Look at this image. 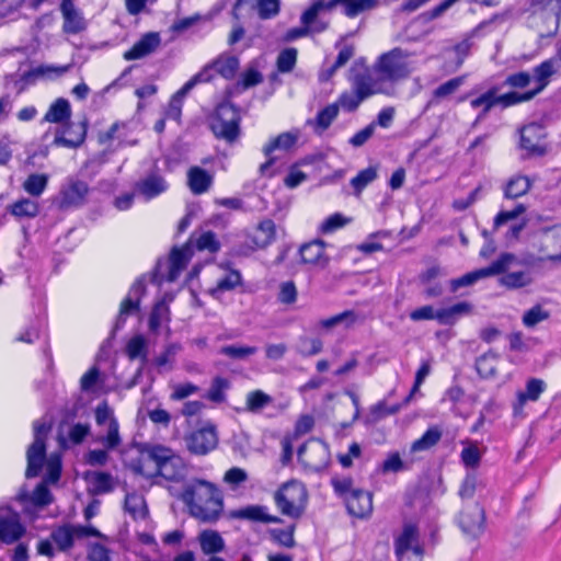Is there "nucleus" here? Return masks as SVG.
Masks as SVG:
<instances>
[{"label":"nucleus","mask_w":561,"mask_h":561,"mask_svg":"<svg viewBox=\"0 0 561 561\" xmlns=\"http://www.w3.org/2000/svg\"><path fill=\"white\" fill-rule=\"evenodd\" d=\"M34 442L26 451L27 467L25 471L26 478L37 477L46 465V476L31 495L21 493L18 500L26 502L25 510L28 511V504L35 510H42L53 501V495L47 488V483H56L61 473V458L57 454H51L46 459L45 438L49 431V425L42 421H35L33 424Z\"/></svg>","instance_id":"f257e3e1"},{"label":"nucleus","mask_w":561,"mask_h":561,"mask_svg":"<svg viewBox=\"0 0 561 561\" xmlns=\"http://www.w3.org/2000/svg\"><path fill=\"white\" fill-rule=\"evenodd\" d=\"M178 496L186 504L191 516L203 523L216 522L224 510V501L218 488L203 479L186 483Z\"/></svg>","instance_id":"f03ea898"},{"label":"nucleus","mask_w":561,"mask_h":561,"mask_svg":"<svg viewBox=\"0 0 561 561\" xmlns=\"http://www.w3.org/2000/svg\"><path fill=\"white\" fill-rule=\"evenodd\" d=\"M135 470L147 478L159 476L174 482L184 480L187 474L184 460L172 449L160 445L150 448L147 456L139 459Z\"/></svg>","instance_id":"7ed1b4c3"},{"label":"nucleus","mask_w":561,"mask_h":561,"mask_svg":"<svg viewBox=\"0 0 561 561\" xmlns=\"http://www.w3.org/2000/svg\"><path fill=\"white\" fill-rule=\"evenodd\" d=\"M417 68L415 51L393 47L380 54L373 64V71L383 82L396 83L408 79Z\"/></svg>","instance_id":"20e7f679"},{"label":"nucleus","mask_w":561,"mask_h":561,"mask_svg":"<svg viewBox=\"0 0 561 561\" xmlns=\"http://www.w3.org/2000/svg\"><path fill=\"white\" fill-rule=\"evenodd\" d=\"M240 122L238 108L229 102H224L217 106L210 118V129L216 138L233 144L241 135Z\"/></svg>","instance_id":"39448f33"},{"label":"nucleus","mask_w":561,"mask_h":561,"mask_svg":"<svg viewBox=\"0 0 561 561\" xmlns=\"http://www.w3.org/2000/svg\"><path fill=\"white\" fill-rule=\"evenodd\" d=\"M307 499V490L298 480L283 483L274 494L275 504L280 513L293 518H298L302 515Z\"/></svg>","instance_id":"423d86ee"},{"label":"nucleus","mask_w":561,"mask_h":561,"mask_svg":"<svg viewBox=\"0 0 561 561\" xmlns=\"http://www.w3.org/2000/svg\"><path fill=\"white\" fill-rule=\"evenodd\" d=\"M336 5H342L343 13L353 19L364 11L375 9L378 5V0H317L302 13L300 20L308 25L320 12L330 11Z\"/></svg>","instance_id":"0eeeda50"},{"label":"nucleus","mask_w":561,"mask_h":561,"mask_svg":"<svg viewBox=\"0 0 561 561\" xmlns=\"http://www.w3.org/2000/svg\"><path fill=\"white\" fill-rule=\"evenodd\" d=\"M193 255V250L187 243L183 248H174L169 259L159 260L153 274V282L161 284L162 282H175L183 270L186 267Z\"/></svg>","instance_id":"6e6552de"},{"label":"nucleus","mask_w":561,"mask_h":561,"mask_svg":"<svg viewBox=\"0 0 561 561\" xmlns=\"http://www.w3.org/2000/svg\"><path fill=\"white\" fill-rule=\"evenodd\" d=\"M95 423L100 427H104V434L96 437V442L101 443L106 449H116L122 444L119 435V424L114 415L113 409L106 401L99 403L94 411Z\"/></svg>","instance_id":"1a4fd4ad"},{"label":"nucleus","mask_w":561,"mask_h":561,"mask_svg":"<svg viewBox=\"0 0 561 561\" xmlns=\"http://www.w3.org/2000/svg\"><path fill=\"white\" fill-rule=\"evenodd\" d=\"M515 256L512 253H502L500 257L489 266L467 273L459 278L450 280L451 291H457L461 287L470 286L482 278L504 274L514 262Z\"/></svg>","instance_id":"9d476101"},{"label":"nucleus","mask_w":561,"mask_h":561,"mask_svg":"<svg viewBox=\"0 0 561 561\" xmlns=\"http://www.w3.org/2000/svg\"><path fill=\"white\" fill-rule=\"evenodd\" d=\"M88 537H102V534L92 525H71L66 524L56 529L50 534L51 540L57 545L60 551H67L72 548L76 539H82Z\"/></svg>","instance_id":"9b49d317"},{"label":"nucleus","mask_w":561,"mask_h":561,"mask_svg":"<svg viewBox=\"0 0 561 561\" xmlns=\"http://www.w3.org/2000/svg\"><path fill=\"white\" fill-rule=\"evenodd\" d=\"M297 457L306 468L312 471H320L329 463L330 451L324 443L318 439H310L299 447Z\"/></svg>","instance_id":"f8f14e48"},{"label":"nucleus","mask_w":561,"mask_h":561,"mask_svg":"<svg viewBox=\"0 0 561 561\" xmlns=\"http://www.w3.org/2000/svg\"><path fill=\"white\" fill-rule=\"evenodd\" d=\"M187 449L198 456L207 455L218 445V434L215 425L207 424L185 436Z\"/></svg>","instance_id":"ddd939ff"},{"label":"nucleus","mask_w":561,"mask_h":561,"mask_svg":"<svg viewBox=\"0 0 561 561\" xmlns=\"http://www.w3.org/2000/svg\"><path fill=\"white\" fill-rule=\"evenodd\" d=\"M25 534L20 515L10 506H0V541L13 543Z\"/></svg>","instance_id":"4468645a"},{"label":"nucleus","mask_w":561,"mask_h":561,"mask_svg":"<svg viewBox=\"0 0 561 561\" xmlns=\"http://www.w3.org/2000/svg\"><path fill=\"white\" fill-rule=\"evenodd\" d=\"M87 136L85 122H67L65 125L56 128L53 144L57 147L78 148Z\"/></svg>","instance_id":"2eb2a0df"},{"label":"nucleus","mask_w":561,"mask_h":561,"mask_svg":"<svg viewBox=\"0 0 561 561\" xmlns=\"http://www.w3.org/2000/svg\"><path fill=\"white\" fill-rule=\"evenodd\" d=\"M416 551H424L420 543L419 529L414 524H405L402 531L394 539V553L397 559L405 561L409 554Z\"/></svg>","instance_id":"dca6fc26"},{"label":"nucleus","mask_w":561,"mask_h":561,"mask_svg":"<svg viewBox=\"0 0 561 561\" xmlns=\"http://www.w3.org/2000/svg\"><path fill=\"white\" fill-rule=\"evenodd\" d=\"M531 8L533 23L543 20L548 23L547 33H556L559 26L561 0H536Z\"/></svg>","instance_id":"f3484780"},{"label":"nucleus","mask_w":561,"mask_h":561,"mask_svg":"<svg viewBox=\"0 0 561 561\" xmlns=\"http://www.w3.org/2000/svg\"><path fill=\"white\" fill-rule=\"evenodd\" d=\"M543 248L541 256H529L524 260L525 264H533L536 262L550 261L561 263V227L549 229L542 237Z\"/></svg>","instance_id":"a211bd4d"},{"label":"nucleus","mask_w":561,"mask_h":561,"mask_svg":"<svg viewBox=\"0 0 561 561\" xmlns=\"http://www.w3.org/2000/svg\"><path fill=\"white\" fill-rule=\"evenodd\" d=\"M207 70L198 71L194 75L180 90H178L171 98L165 116L173 121H179L182 113V106L185 96L199 83H206L208 79Z\"/></svg>","instance_id":"6ab92c4d"},{"label":"nucleus","mask_w":561,"mask_h":561,"mask_svg":"<svg viewBox=\"0 0 561 561\" xmlns=\"http://www.w3.org/2000/svg\"><path fill=\"white\" fill-rule=\"evenodd\" d=\"M279 0H237L233 7V14L240 18L243 9L255 11L260 19L268 20L276 16L279 12Z\"/></svg>","instance_id":"aec40b11"},{"label":"nucleus","mask_w":561,"mask_h":561,"mask_svg":"<svg viewBox=\"0 0 561 561\" xmlns=\"http://www.w3.org/2000/svg\"><path fill=\"white\" fill-rule=\"evenodd\" d=\"M89 193V186L85 182L70 179L61 188L59 205L62 208L81 206Z\"/></svg>","instance_id":"412c9836"},{"label":"nucleus","mask_w":561,"mask_h":561,"mask_svg":"<svg viewBox=\"0 0 561 561\" xmlns=\"http://www.w3.org/2000/svg\"><path fill=\"white\" fill-rule=\"evenodd\" d=\"M483 525L484 511L478 503L465 508L460 513L459 526L466 535L478 537L483 531Z\"/></svg>","instance_id":"4be33fe9"},{"label":"nucleus","mask_w":561,"mask_h":561,"mask_svg":"<svg viewBox=\"0 0 561 561\" xmlns=\"http://www.w3.org/2000/svg\"><path fill=\"white\" fill-rule=\"evenodd\" d=\"M239 59L236 56L229 54H221L211 62L207 64L202 68L201 71L207 70L208 79L206 82H209L214 78V71L220 75L225 79L234 78L238 69H239Z\"/></svg>","instance_id":"5701e85b"},{"label":"nucleus","mask_w":561,"mask_h":561,"mask_svg":"<svg viewBox=\"0 0 561 561\" xmlns=\"http://www.w3.org/2000/svg\"><path fill=\"white\" fill-rule=\"evenodd\" d=\"M561 71V66L552 57L543 60L533 69L531 80L535 88L530 90L536 96L543 91L551 81V78Z\"/></svg>","instance_id":"b1692460"},{"label":"nucleus","mask_w":561,"mask_h":561,"mask_svg":"<svg viewBox=\"0 0 561 561\" xmlns=\"http://www.w3.org/2000/svg\"><path fill=\"white\" fill-rule=\"evenodd\" d=\"M545 131L541 125L533 123L520 130V147L531 154L541 156L545 153L542 139Z\"/></svg>","instance_id":"393cba45"},{"label":"nucleus","mask_w":561,"mask_h":561,"mask_svg":"<svg viewBox=\"0 0 561 561\" xmlns=\"http://www.w3.org/2000/svg\"><path fill=\"white\" fill-rule=\"evenodd\" d=\"M161 44V37L157 32L144 34L133 47L124 53L125 60H137L154 53Z\"/></svg>","instance_id":"a878e982"},{"label":"nucleus","mask_w":561,"mask_h":561,"mask_svg":"<svg viewBox=\"0 0 561 561\" xmlns=\"http://www.w3.org/2000/svg\"><path fill=\"white\" fill-rule=\"evenodd\" d=\"M347 512L356 517L364 518L373 512V495L362 489L353 490L345 500Z\"/></svg>","instance_id":"bb28decb"},{"label":"nucleus","mask_w":561,"mask_h":561,"mask_svg":"<svg viewBox=\"0 0 561 561\" xmlns=\"http://www.w3.org/2000/svg\"><path fill=\"white\" fill-rule=\"evenodd\" d=\"M60 11L64 18L62 31L65 33L78 34L87 28V22L72 0H62Z\"/></svg>","instance_id":"cd10ccee"},{"label":"nucleus","mask_w":561,"mask_h":561,"mask_svg":"<svg viewBox=\"0 0 561 561\" xmlns=\"http://www.w3.org/2000/svg\"><path fill=\"white\" fill-rule=\"evenodd\" d=\"M325 243L322 240H313L305 243L299 249L301 262L323 268L329 263V256L325 254Z\"/></svg>","instance_id":"c85d7f7f"},{"label":"nucleus","mask_w":561,"mask_h":561,"mask_svg":"<svg viewBox=\"0 0 561 561\" xmlns=\"http://www.w3.org/2000/svg\"><path fill=\"white\" fill-rule=\"evenodd\" d=\"M146 290L142 278L137 279L130 287L128 295L121 304L119 316L117 319V327L125 322L126 317L138 310L140 298L144 296Z\"/></svg>","instance_id":"c756f323"},{"label":"nucleus","mask_w":561,"mask_h":561,"mask_svg":"<svg viewBox=\"0 0 561 561\" xmlns=\"http://www.w3.org/2000/svg\"><path fill=\"white\" fill-rule=\"evenodd\" d=\"M231 517L237 519H247L251 522H260L264 524L279 523L277 516L271 515L267 507L263 505H248L245 507L231 512Z\"/></svg>","instance_id":"7c9ffc66"},{"label":"nucleus","mask_w":561,"mask_h":561,"mask_svg":"<svg viewBox=\"0 0 561 561\" xmlns=\"http://www.w3.org/2000/svg\"><path fill=\"white\" fill-rule=\"evenodd\" d=\"M351 84L352 89L356 93H358L364 100L381 92L380 83L368 71H365L363 73H356L351 79Z\"/></svg>","instance_id":"2f4dec72"},{"label":"nucleus","mask_w":561,"mask_h":561,"mask_svg":"<svg viewBox=\"0 0 561 561\" xmlns=\"http://www.w3.org/2000/svg\"><path fill=\"white\" fill-rule=\"evenodd\" d=\"M167 181L159 174L152 173L136 184V191L146 199H151L165 192Z\"/></svg>","instance_id":"473e14b6"},{"label":"nucleus","mask_w":561,"mask_h":561,"mask_svg":"<svg viewBox=\"0 0 561 561\" xmlns=\"http://www.w3.org/2000/svg\"><path fill=\"white\" fill-rule=\"evenodd\" d=\"M84 480L89 484V492L92 494H104L113 491L115 486L114 478L108 472L88 471Z\"/></svg>","instance_id":"72a5a7b5"},{"label":"nucleus","mask_w":561,"mask_h":561,"mask_svg":"<svg viewBox=\"0 0 561 561\" xmlns=\"http://www.w3.org/2000/svg\"><path fill=\"white\" fill-rule=\"evenodd\" d=\"M172 300L173 296L165 294L164 297L153 306L149 317V329L151 332L157 333L164 323L170 321L169 304Z\"/></svg>","instance_id":"f704fd0d"},{"label":"nucleus","mask_w":561,"mask_h":561,"mask_svg":"<svg viewBox=\"0 0 561 561\" xmlns=\"http://www.w3.org/2000/svg\"><path fill=\"white\" fill-rule=\"evenodd\" d=\"M497 18L480 23L476 28H473L470 33L466 34V36L457 43L453 50L457 57V65L460 66L465 58L470 54V50L473 46V38L481 32L483 28L492 25Z\"/></svg>","instance_id":"c9c22d12"},{"label":"nucleus","mask_w":561,"mask_h":561,"mask_svg":"<svg viewBox=\"0 0 561 561\" xmlns=\"http://www.w3.org/2000/svg\"><path fill=\"white\" fill-rule=\"evenodd\" d=\"M71 106L67 99L59 98L53 102L44 115L43 121L65 125L70 121Z\"/></svg>","instance_id":"e433bc0d"},{"label":"nucleus","mask_w":561,"mask_h":561,"mask_svg":"<svg viewBox=\"0 0 561 561\" xmlns=\"http://www.w3.org/2000/svg\"><path fill=\"white\" fill-rule=\"evenodd\" d=\"M213 183V176L199 167H192L187 172V184L194 194H203Z\"/></svg>","instance_id":"4c0bfd02"},{"label":"nucleus","mask_w":561,"mask_h":561,"mask_svg":"<svg viewBox=\"0 0 561 561\" xmlns=\"http://www.w3.org/2000/svg\"><path fill=\"white\" fill-rule=\"evenodd\" d=\"M463 82V77H456L439 84L436 89L433 90L428 105H438L440 102L450 99L451 95H454L460 89Z\"/></svg>","instance_id":"58836bf2"},{"label":"nucleus","mask_w":561,"mask_h":561,"mask_svg":"<svg viewBox=\"0 0 561 561\" xmlns=\"http://www.w3.org/2000/svg\"><path fill=\"white\" fill-rule=\"evenodd\" d=\"M198 542L205 554H215L225 549V540L216 530L202 531L198 536Z\"/></svg>","instance_id":"ea45409f"},{"label":"nucleus","mask_w":561,"mask_h":561,"mask_svg":"<svg viewBox=\"0 0 561 561\" xmlns=\"http://www.w3.org/2000/svg\"><path fill=\"white\" fill-rule=\"evenodd\" d=\"M272 403L273 398L270 394L265 393L263 390H252L245 396V407L243 411L259 414Z\"/></svg>","instance_id":"a19ab883"},{"label":"nucleus","mask_w":561,"mask_h":561,"mask_svg":"<svg viewBox=\"0 0 561 561\" xmlns=\"http://www.w3.org/2000/svg\"><path fill=\"white\" fill-rule=\"evenodd\" d=\"M471 311V305L469 302L462 301L458 302L451 307L448 308H442L437 310V321L440 324H453L455 323L460 317L470 313Z\"/></svg>","instance_id":"79ce46f5"},{"label":"nucleus","mask_w":561,"mask_h":561,"mask_svg":"<svg viewBox=\"0 0 561 561\" xmlns=\"http://www.w3.org/2000/svg\"><path fill=\"white\" fill-rule=\"evenodd\" d=\"M124 507L135 520L145 519L148 515L145 497L136 492L126 494Z\"/></svg>","instance_id":"37998d69"},{"label":"nucleus","mask_w":561,"mask_h":561,"mask_svg":"<svg viewBox=\"0 0 561 561\" xmlns=\"http://www.w3.org/2000/svg\"><path fill=\"white\" fill-rule=\"evenodd\" d=\"M298 137V131L282 133L264 146L263 152L266 157H270L275 150H289L295 146Z\"/></svg>","instance_id":"c03bdc74"},{"label":"nucleus","mask_w":561,"mask_h":561,"mask_svg":"<svg viewBox=\"0 0 561 561\" xmlns=\"http://www.w3.org/2000/svg\"><path fill=\"white\" fill-rule=\"evenodd\" d=\"M497 92L499 88L493 87L482 93L481 95L472 99L470 101V105L472 108H482L481 112L478 115V119H483L488 112L495 105H497Z\"/></svg>","instance_id":"a18cd8bd"},{"label":"nucleus","mask_w":561,"mask_h":561,"mask_svg":"<svg viewBox=\"0 0 561 561\" xmlns=\"http://www.w3.org/2000/svg\"><path fill=\"white\" fill-rule=\"evenodd\" d=\"M276 226L271 219L262 220L254 233L253 241L256 247L265 248L275 240Z\"/></svg>","instance_id":"49530a36"},{"label":"nucleus","mask_w":561,"mask_h":561,"mask_svg":"<svg viewBox=\"0 0 561 561\" xmlns=\"http://www.w3.org/2000/svg\"><path fill=\"white\" fill-rule=\"evenodd\" d=\"M546 390V383L538 378H531L526 383V390L518 392L517 404L522 408L527 401H537L541 393Z\"/></svg>","instance_id":"de8ad7c7"},{"label":"nucleus","mask_w":561,"mask_h":561,"mask_svg":"<svg viewBox=\"0 0 561 561\" xmlns=\"http://www.w3.org/2000/svg\"><path fill=\"white\" fill-rule=\"evenodd\" d=\"M90 424L88 423H76L71 425L68 430L67 437H64L62 434H59V443L60 446L66 448L68 446V442L72 445L81 444L84 438L90 434Z\"/></svg>","instance_id":"09e8293b"},{"label":"nucleus","mask_w":561,"mask_h":561,"mask_svg":"<svg viewBox=\"0 0 561 561\" xmlns=\"http://www.w3.org/2000/svg\"><path fill=\"white\" fill-rule=\"evenodd\" d=\"M500 285L508 289H519L533 283V277L529 272L518 271L505 273L500 279Z\"/></svg>","instance_id":"8fccbe9b"},{"label":"nucleus","mask_w":561,"mask_h":561,"mask_svg":"<svg viewBox=\"0 0 561 561\" xmlns=\"http://www.w3.org/2000/svg\"><path fill=\"white\" fill-rule=\"evenodd\" d=\"M229 387L230 382L228 379L217 376L211 380L210 387L204 397L210 402L222 403L226 401V391Z\"/></svg>","instance_id":"3c124183"},{"label":"nucleus","mask_w":561,"mask_h":561,"mask_svg":"<svg viewBox=\"0 0 561 561\" xmlns=\"http://www.w3.org/2000/svg\"><path fill=\"white\" fill-rule=\"evenodd\" d=\"M358 320V316L353 310H345L339 314L319 321V327L330 330L336 325L343 324L345 328L352 327Z\"/></svg>","instance_id":"603ef678"},{"label":"nucleus","mask_w":561,"mask_h":561,"mask_svg":"<svg viewBox=\"0 0 561 561\" xmlns=\"http://www.w3.org/2000/svg\"><path fill=\"white\" fill-rule=\"evenodd\" d=\"M148 343L142 335L133 336L126 345V354L130 359L140 358L142 363L147 360Z\"/></svg>","instance_id":"864d4df0"},{"label":"nucleus","mask_w":561,"mask_h":561,"mask_svg":"<svg viewBox=\"0 0 561 561\" xmlns=\"http://www.w3.org/2000/svg\"><path fill=\"white\" fill-rule=\"evenodd\" d=\"M442 437V431L438 427L428 428L419 439L414 440L411 451H423L435 446Z\"/></svg>","instance_id":"5fc2aeb1"},{"label":"nucleus","mask_w":561,"mask_h":561,"mask_svg":"<svg viewBox=\"0 0 561 561\" xmlns=\"http://www.w3.org/2000/svg\"><path fill=\"white\" fill-rule=\"evenodd\" d=\"M529 188H530L529 179L526 176L518 175V176L512 178L508 181V183L505 187V191H504V195L506 198L514 199V198L525 195L529 191Z\"/></svg>","instance_id":"6e6d98bb"},{"label":"nucleus","mask_w":561,"mask_h":561,"mask_svg":"<svg viewBox=\"0 0 561 561\" xmlns=\"http://www.w3.org/2000/svg\"><path fill=\"white\" fill-rule=\"evenodd\" d=\"M377 179V168L369 167L358 172L356 176L351 180V185L354 188V194L359 196L364 188Z\"/></svg>","instance_id":"4d7b16f0"},{"label":"nucleus","mask_w":561,"mask_h":561,"mask_svg":"<svg viewBox=\"0 0 561 561\" xmlns=\"http://www.w3.org/2000/svg\"><path fill=\"white\" fill-rule=\"evenodd\" d=\"M339 114L337 104L333 103L321 110L314 121H309V125H314L321 131L325 130Z\"/></svg>","instance_id":"13d9d810"},{"label":"nucleus","mask_w":561,"mask_h":561,"mask_svg":"<svg viewBox=\"0 0 561 561\" xmlns=\"http://www.w3.org/2000/svg\"><path fill=\"white\" fill-rule=\"evenodd\" d=\"M10 211L15 217H35L38 214V204L33 199L22 198L10 206Z\"/></svg>","instance_id":"bf43d9fd"},{"label":"nucleus","mask_w":561,"mask_h":561,"mask_svg":"<svg viewBox=\"0 0 561 561\" xmlns=\"http://www.w3.org/2000/svg\"><path fill=\"white\" fill-rule=\"evenodd\" d=\"M550 312L542 306L536 305L525 311L522 318V322L526 328H535L538 323L548 320Z\"/></svg>","instance_id":"052dcab7"},{"label":"nucleus","mask_w":561,"mask_h":561,"mask_svg":"<svg viewBox=\"0 0 561 561\" xmlns=\"http://www.w3.org/2000/svg\"><path fill=\"white\" fill-rule=\"evenodd\" d=\"M48 176L45 174H31L23 183V188L32 196H39L46 188Z\"/></svg>","instance_id":"680f3d73"},{"label":"nucleus","mask_w":561,"mask_h":561,"mask_svg":"<svg viewBox=\"0 0 561 561\" xmlns=\"http://www.w3.org/2000/svg\"><path fill=\"white\" fill-rule=\"evenodd\" d=\"M298 51L294 47L282 50L276 60L277 70L282 73L290 72L297 62Z\"/></svg>","instance_id":"e2e57ef3"},{"label":"nucleus","mask_w":561,"mask_h":561,"mask_svg":"<svg viewBox=\"0 0 561 561\" xmlns=\"http://www.w3.org/2000/svg\"><path fill=\"white\" fill-rule=\"evenodd\" d=\"M363 101L364 99L352 89L351 91L343 92L335 104H337V108L341 107L346 112H354Z\"/></svg>","instance_id":"0e129e2a"},{"label":"nucleus","mask_w":561,"mask_h":561,"mask_svg":"<svg viewBox=\"0 0 561 561\" xmlns=\"http://www.w3.org/2000/svg\"><path fill=\"white\" fill-rule=\"evenodd\" d=\"M496 362L495 355L480 356L476 363L478 374L483 378L492 377L496 371Z\"/></svg>","instance_id":"69168bd1"},{"label":"nucleus","mask_w":561,"mask_h":561,"mask_svg":"<svg viewBox=\"0 0 561 561\" xmlns=\"http://www.w3.org/2000/svg\"><path fill=\"white\" fill-rule=\"evenodd\" d=\"M323 350V342L319 337L304 336L299 341V353L305 356H313L321 353Z\"/></svg>","instance_id":"338daca9"},{"label":"nucleus","mask_w":561,"mask_h":561,"mask_svg":"<svg viewBox=\"0 0 561 561\" xmlns=\"http://www.w3.org/2000/svg\"><path fill=\"white\" fill-rule=\"evenodd\" d=\"M195 247L199 251L207 250L211 253H215L220 249V243L214 232L205 231L196 238Z\"/></svg>","instance_id":"774afa93"}]
</instances>
